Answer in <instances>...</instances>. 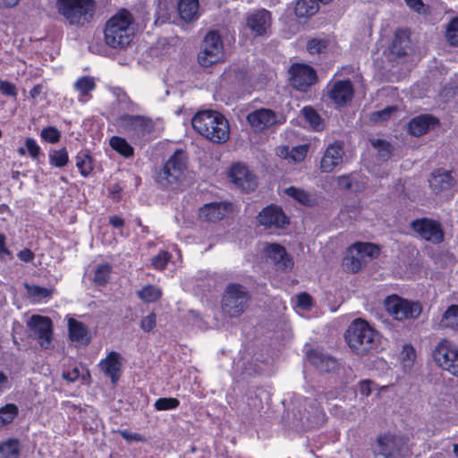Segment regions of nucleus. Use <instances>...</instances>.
<instances>
[{
	"label": "nucleus",
	"mask_w": 458,
	"mask_h": 458,
	"mask_svg": "<svg viewBox=\"0 0 458 458\" xmlns=\"http://www.w3.org/2000/svg\"><path fill=\"white\" fill-rule=\"evenodd\" d=\"M106 44L115 49H123L132 41L135 20L127 9H121L107 20L104 30Z\"/></svg>",
	"instance_id": "obj_1"
},
{
	"label": "nucleus",
	"mask_w": 458,
	"mask_h": 458,
	"mask_svg": "<svg viewBox=\"0 0 458 458\" xmlns=\"http://www.w3.org/2000/svg\"><path fill=\"white\" fill-rule=\"evenodd\" d=\"M195 131L213 143L221 144L230 136L229 123L220 113L212 110L198 112L191 119Z\"/></svg>",
	"instance_id": "obj_2"
},
{
	"label": "nucleus",
	"mask_w": 458,
	"mask_h": 458,
	"mask_svg": "<svg viewBox=\"0 0 458 458\" xmlns=\"http://www.w3.org/2000/svg\"><path fill=\"white\" fill-rule=\"evenodd\" d=\"M344 338L353 352L363 355L377 344L379 335L367 321L356 318L348 327Z\"/></svg>",
	"instance_id": "obj_3"
},
{
	"label": "nucleus",
	"mask_w": 458,
	"mask_h": 458,
	"mask_svg": "<svg viewBox=\"0 0 458 458\" xmlns=\"http://www.w3.org/2000/svg\"><path fill=\"white\" fill-rule=\"evenodd\" d=\"M251 301L248 289L236 283L228 284L221 298V310L225 317L237 318L244 314Z\"/></svg>",
	"instance_id": "obj_4"
},
{
	"label": "nucleus",
	"mask_w": 458,
	"mask_h": 458,
	"mask_svg": "<svg viewBox=\"0 0 458 458\" xmlns=\"http://www.w3.org/2000/svg\"><path fill=\"white\" fill-rule=\"evenodd\" d=\"M188 156L182 149H176L163 167L157 173L155 180L162 188L178 184L187 168Z\"/></svg>",
	"instance_id": "obj_5"
},
{
	"label": "nucleus",
	"mask_w": 458,
	"mask_h": 458,
	"mask_svg": "<svg viewBox=\"0 0 458 458\" xmlns=\"http://www.w3.org/2000/svg\"><path fill=\"white\" fill-rule=\"evenodd\" d=\"M56 9L71 25L83 26L93 17L96 4L93 0H56Z\"/></svg>",
	"instance_id": "obj_6"
},
{
	"label": "nucleus",
	"mask_w": 458,
	"mask_h": 458,
	"mask_svg": "<svg viewBox=\"0 0 458 458\" xmlns=\"http://www.w3.org/2000/svg\"><path fill=\"white\" fill-rule=\"evenodd\" d=\"M380 249L371 242H356L350 246L343 260L345 270L351 273H357L362 269L367 263L379 256Z\"/></svg>",
	"instance_id": "obj_7"
},
{
	"label": "nucleus",
	"mask_w": 458,
	"mask_h": 458,
	"mask_svg": "<svg viewBox=\"0 0 458 458\" xmlns=\"http://www.w3.org/2000/svg\"><path fill=\"white\" fill-rule=\"evenodd\" d=\"M224 61L225 51L221 36L218 31L210 30L201 43L198 62L203 67H210Z\"/></svg>",
	"instance_id": "obj_8"
},
{
	"label": "nucleus",
	"mask_w": 458,
	"mask_h": 458,
	"mask_svg": "<svg viewBox=\"0 0 458 458\" xmlns=\"http://www.w3.org/2000/svg\"><path fill=\"white\" fill-rule=\"evenodd\" d=\"M386 311L396 320L417 318L422 311L419 302L409 301L397 295H392L385 300Z\"/></svg>",
	"instance_id": "obj_9"
},
{
	"label": "nucleus",
	"mask_w": 458,
	"mask_h": 458,
	"mask_svg": "<svg viewBox=\"0 0 458 458\" xmlns=\"http://www.w3.org/2000/svg\"><path fill=\"white\" fill-rule=\"evenodd\" d=\"M433 357L443 369L458 377V347L447 339H442L435 347Z\"/></svg>",
	"instance_id": "obj_10"
},
{
	"label": "nucleus",
	"mask_w": 458,
	"mask_h": 458,
	"mask_svg": "<svg viewBox=\"0 0 458 458\" xmlns=\"http://www.w3.org/2000/svg\"><path fill=\"white\" fill-rule=\"evenodd\" d=\"M29 335L44 349H49L53 340V323L48 317L33 315L27 321Z\"/></svg>",
	"instance_id": "obj_11"
},
{
	"label": "nucleus",
	"mask_w": 458,
	"mask_h": 458,
	"mask_svg": "<svg viewBox=\"0 0 458 458\" xmlns=\"http://www.w3.org/2000/svg\"><path fill=\"white\" fill-rule=\"evenodd\" d=\"M118 126L132 137H143L153 131L155 123L151 118L140 114H122L117 118Z\"/></svg>",
	"instance_id": "obj_12"
},
{
	"label": "nucleus",
	"mask_w": 458,
	"mask_h": 458,
	"mask_svg": "<svg viewBox=\"0 0 458 458\" xmlns=\"http://www.w3.org/2000/svg\"><path fill=\"white\" fill-rule=\"evenodd\" d=\"M375 454L384 458H399L405 442L402 437L387 432L377 436Z\"/></svg>",
	"instance_id": "obj_13"
},
{
	"label": "nucleus",
	"mask_w": 458,
	"mask_h": 458,
	"mask_svg": "<svg viewBox=\"0 0 458 458\" xmlns=\"http://www.w3.org/2000/svg\"><path fill=\"white\" fill-rule=\"evenodd\" d=\"M411 227L425 241L435 244L444 241V232L437 221L423 217L412 221Z\"/></svg>",
	"instance_id": "obj_14"
},
{
	"label": "nucleus",
	"mask_w": 458,
	"mask_h": 458,
	"mask_svg": "<svg viewBox=\"0 0 458 458\" xmlns=\"http://www.w3.org/2000/svg\"><path fill=\"white\" fill-rule=\"evenodd\" d=\"M228 175L232 182L245 192L253 191L258 187L256 175L243 164L233 165Z\"/></svg>",
	"instance_id": "obj_15"
},
{
	"label": "nucleus",
	"mask_w": 458,
	"mask_h": 458,
	"mask_svg": "<svg viewBox=\"0 0 458 458\" xmlns=\"http://www.w3.org/2000/svg\"><path fill=\"white\" fill-rule=\"evenodd\" d=\"M250 125L257 131H261L270 126L283 123L284 119L279 113L268 108H259L247 115Z\"/></svg>",
	"instance_id": "obj_16"
},
{
	"label": "nucleus",
	"mask_w": 458,
	"mask_h": 458,
	"mask_svg": "<svg viewBox=\"0 0 458 458\" xmlns=\"http://www.w3.org/2000/svg\"><path fill=\"white\" fill-rule=\"evenodd\" d=\"M289 72L291 85L298 90L305 91L317 81L315 70L307 64H293Z\"/></svg>",
	"instance_id": "obj_17"
},
{
	"label": "nucleus",
	"mask_w": 458,
	"mask_h": 458,
	"mask_svg": "<svg viewBox=\"0 0 458 458\" xmlns=\"http://www.w3.org/2000/svg\"><path fill=\"white\" fill-rule=\"evenodd\" d=\"M259 223L267 228H284L290 221L283 209L276 205L264 208L258 215Z\"/></svg>",
	"instance_id": "obj_18"
},
{
	"label": "nucleus",
	"mask_w": 458,
	"mask_h": 458,
	"mask_svg": "<svg viewBox=\"0 0 458 458\" xmlns=\"http://www.w3.org/2000/svg\"><path fill=\"white\" fill-rule=\"evenodd\" d=\"M344 155V145L341 141H335L326 148L320 161V170L330 173L343 163Z\"/></svg>",
	"instance_id": "obj_19"
},
{
	"label": "nucleus",
	"mask_w": 458,
	"mask_h": 458,
	"mask_svg": "<svg viewBox=\"0 0 458 458\" xmlns=\"http://www.w3.org/2000/svg\"><path fill=\"white\" fill-rule=\"evenodd\" d=\"M122 355L117 352H111L99 362L101 371L110 377L113 385H116L122 374Z\"/></svg>",
	"instance_id": "obj_20"
},
{
	"label": "nucleus",
	"mask_w": 458,
	"mask_h": 458,
	"mask_svg": "<svg viewBox=\"0 0 458 458\" xmlns=\"http://www.w3.org/2000/svg\"><path fill=\"white\" fill-rule=\"evenodd\" d=\"M308 360L322 373L335 372L339 366L336 359L317 350L310 351L308 353Z\"/></svg>",
	"instance_id": "obj_21"
},
{
	"label": "nucleus",
	"mask_w": 458,
	"mask_h": 458,
	"mask_svg": "<svg viewBox=\"0 0 458 458\" xmlns=\"http://www.w3.org/2000/svg\"><path fill=\"white\" fill-rule=\"evenodd\" d=\"M328 96L335 104L345 105L353 96V88L350 81H335L328 90Z\"/></svg>",
	"instance_id": "obj_22"
},
{
	"label": "nucleus",
	"mask_w": 458,
	"mask_h": 458,
	"mask_svg": "<svg viewBox=\"0 0 458 458\" xmlns=\"http://www.w3.org/2000/svg\"><path fill=\"white\" fill-rule=\"evenodd\" d=\"M429 185L436 193H439L454 189L456 186V180L451 172L438 169L432 173Z\"/></svg>",
	"instance_id": "obj_23"
},
{
	"label": "nucleus",
	"mask_w": 458,
	"mask_h": 458,
	"mask_svg": "<svg viewBox=\"0 0 458 458\" xmlns=\"http://www.w3.org/2000/svg\"><path fill=\"white\" fill-rule=\"evenodd\" d=\"M270 13L267 10H259L250 14L247 19L248 27L257 36L265 34L270 27Z\"/></svg>",
	"instance_id": "obj_24"
},
{
	"label": "nucleus",
	"mask_w": 458,
	"mask_h": 458,
	"mask_svg": "<svg viewBox=\"0 0 458 458\" xmlns=\"http://www.w3.org/2000/svg\"><path fill=\"white\" fill-rule=\"evenodd\" d=\"M437 123V119L429 114H422L412 118L408 123L409 132L413 136H421L428 132L431 126Z\"/></svg>",
	"instance_id": "obj_25"
},
{
	"label": "nucleus",
	"mask_w": 458,
	"mask_h": 458,
	"mask_svg": "<svg viewBox=\"0 0 458 458\" xmlns=\"http://www.w3.org/2000/svg\"><path fill=\"white\" fill-rule=\"evenodd\" d=\"M229 206L223 202H211L204 205L199 210V216L208 221L216 222L228 213Z\"/></svg>",
	"instance_id": "obj_26"
},
{
	"label": "nucleus",
	"mask_w": 458,
	"mask_h": 458,
	"mask_svg": "<svg viewBox=\"0 0 458 458\" xmlns=\"http://www.w3.org/2000/svg\"><path fill=\"white\" fill-rule=\"evenodd\" d=\"M266 251L268 258L280 268L286 269L292 267L293 262L283 246L276 243L270 244L267 247Z\"/></svg>",
	"instance_id": "obj_27"
},
{
	"label": "nucleus",
	"mask_w": 458,
	"mask_h": 458,
	"mask_svg": "<svg viewBox=\"0 0 458 458\" xmlns=\"http://www.w3.org/2000/svg\"><path fill=\"white\" fill-rule=\"evenodd\" d=\"M69 336L72 342H79L88 344L90 341V335L87 327L73 318H70L68 322Z\"/></svg>",
	"instance_id": "obj_28"
},
{
	"label": "nucleus",
	"mask_w": 458,
	"mask_h": 458,
	"mask_svg": "<svg viewBox=\"0 0 458 458\" xmlns=\"http://www.w3.org/2000/svg\"><path fill=\"white\" fill-rule=\"evenodd\" d=\"M410 48V38L405 30H398L394 34L390 52L396 56H404Z\"/></svg>",
	"instance_id": "obj_29"
},
{
	"label": "nucleus",
	"mask_w": 458,
	"mask_h": 458,
	"mask_svg": "<svg viewBox=\"0 0 458 458\" xmlns=\"http://www.w3.org/2000/svg\"><path fill=\"white\" fill-rule=\"evenodd\" d=\"M96 88L95 79L91 76H82L74 83V89L79 92V101L86 102L90 99V92Z\"/></svg>",
	"instance_id": "obj_30"
},
{
	"label": "nucleus",
	"mask_w": 458,
	"mask_h": 458,
	"mask_svg": "<svg viewBox=\"0 0 458 458\" xmlns=\"http://www.w3.org/2000/svg\"><path fill=\"white\" fill-rule=\"evenodd\" d=\"M177 8L181 18L185 21H191L197 16L199 0H179Z\"/></svg>",
	"instance_id": "obj_31"
},
{
	"label": "nucleus",
	"mask_w": 458,
	"mask_h": 458,
	"mask_svg": "<svg viewBox=\"0 0 458 458\" xmlns=\"http://www.w3.org/2000/svg\"><path fill=\"white\" fill-rule=\"evenodd\" d=\"M320 0H299L295 5V14L300 18L314 15L319 9Z\"/></svg>",
	"instance_id": "obj_32"
},
{
	"label": "nucleus",
	"mask_w": 458,
	"mask_h": 458,
	"mask_svg": "<svg viewBox=\"0 0 458 458\" xmlns=\"http://www.w3.org/2000/svg\"><path fill=\"white\" fill-rule=\"evenodd\" d=\"M371 146L377 150V158L379 161H387L393 154L392 145L382 139L371 138L369 139Z\"/></svg>",
	"instance_id": "obj_33"
},
{
	"label": "nucleus",
	"mask_w": 458,
	"mask_h": 458,
	"mask_svg": "<svg viewBox=\"0 0 458 458\" xmlns=\"http://www.w3.org/2000/svg\"><path fill=\"white\" fill-rule=\"evenodd\" d=\"M21 444L18 439L10 438L0 444V458H19Z\"/></svg>",
	"instance_id": "obj_34"
},
{
	"label": "nucleus",
	"mask_w": 458,
	"mask_h": 458,
	"mask_svg": "<svg viewBox=\"0 0 458 458\" xmlns=\"http://www.w3.org/2000/svg\"><path fill=\"white\" fill-rule=\"evenodd\" d=\"M439 327L458 330V305H452L445 311Z\"/></svg>",
	"instance_id": "obj_35"
},
{
	"label": "nucleus",
	"mask_w": 458,
	"mask_h": 458,
	"mask_svg": "<svg viewBox=\"0 0 458 458\" xmlns=\"http://www.w3.org/2000/svg\"><path fill=\"white\" fill-rule=\"evenodd\" d=\"M109 144L113 149L124 157H131L134 154L133 148L123 138L113 136L110 139Z\"/></svg>",
	"instance_id": "obj_36"
},
{
	"label": "nucleus",
	"mask_w": 458,
	"mask_h": 458,
	"mask_svg": "<svg viewBox=\"0 0 458 458\" xmlns=\"http://www.w3.org/2000/svg\"><path fill=\"white\" fill-rule=\"evenodd\" d=\"M285 193L302 205L310 207L315 203V199L312 196L304 190L291 186L285 189Z\"/></svg>",
	"instance_id": "obj_37"
},
{
	"label": "nucleus",
	"mask_w": 458,
	"mask_h": 458,
	"mask_svg": "<svg viewBox=\"0 0 458 458\" xmlns=\"http://www.w3.org/2000/svg\"><path fill=\"white\" fill-rule=\"evenodd\" d=\"M302 114L306 122L313 130L320 131L324 129L325 124L322 118L312 107L305 106L302 109Z\"/></svg>",
	"instance_id": "obj_38"
},
{
	"label": "nucleus",
	"mask_w": 458,
	"mask_h": 458,
	"mask_svg": "<svg viewBox=\"0 0 458 458\" xmlns=\"http://www.w3.org/2000/svg\"><path fill=\"white\" fill-rule=\"evenodd\" d=\"M19 409L13 403H7L0 408V428L11 423L18 415Z\"/></svg>",
	"instance_id": "obj_39"
},
{
	"label": "nucleus",
	"mask_w": 458,
	"mask_h": 458,
	"mask_svg": "<svg viewBox=\"0 0 458 458\" xmlns=\"http://www.w3.org/2000/svg\"><path fill=\"white\" fill-rule=\"evenodd\" d=\"M162 292L159 288L148 284L138 292V296L145 302H153L160 298Z\"/></svg>",
	"instance_id": "obj_40"
},
{
	"label": "nucleus",
	"mask_w": 458,
	"mask_h": 458,
	"mask_svg": "<svg viewBox=\"0 0 458 458\" xmlns=\"http://www.w3.org/2000/svg\"><path fill=\"white\" fill-rule=\"evenodd\" d=\"M69 161L68 152L65 148L49 151V162L55 167H64Z\"/></svg>",
	"instance_id": "obj_41"
},
{
	"label": "nucleus",
	"mask_w": 458,
	"mask_h": 458,
	"mask_svg": "<svg viewBox=\"0 0 458 458\" xmlns=\"http://www.w3.org/2000/svg\"><path fill=\"white\" fill-rule=\"evenodd\" d=\"M445 38L453 47H458V16L454 17L446 25Z\"/></svg>",
	"instance_id": "obj_42"
},
{
	"label": "nucleus",
	"mask_w": 458,
	"mask_h": 458,
	"mask_svg": "<svg viewBox=\"0 0 458 458\" xmlns=\"http://www.w3.org/2000/svg\"><path fill=\"white\" fill-rule=\"evenodd\" d=\"M416 358V352L411 345H404L400 354V359L403 363V369L407 371L413 365Z\"/></svg>",
	"instance_id": "obj_43"
},
{
	"label": "nucleus",
	"mask_w": 458,
	"mask_h": 458,
	"mask_svg": "<svg viewBox=\"0 0 458 458\" xmlns=\"http://www.w3.org/2000/svg\"><path fill=\"white\" fill-rule=\"evenodd\" d=\"M40 137L48 143H57L61 139V131L55 126H47L41 131Z\"/></svg>",
	"instance_id": "obj_44"
},
{
	"label": "nucleus",
	"mask_w": 458,
	"mask_h": 458,
	"mask_svg": "<svg viewBox=\"0 0 458 458\" xmlns=\"http://www.w3.org/2000/svg\"><path fill=\"white\" fill-rule=\"evenodd\" d=\"M27 293L30 296L37 298L38 301L48 298L52 295L53 290L38 285L26 284Z\"/></svg>",
	"instance_id": "obj_45"
},
{
	"label": "nucleus",
	"mask_w": 458,
	"mask_h": 458,
	"mask_svg": "<svg viewBox=\"0 0 458 458\" xmlns=\"http://www.w3.org/2000/svg\"><path fill=\"white\" fill-rule=\"evenodd\" d=\"M111 273V267L108 264L100 265L98 267L94 276V282L99 285L107 283Z\"/></svg>",
	"instance_id": "obj_46"
},
{
	"label": "nucleus",
	"mask_w": 458,
	"mask_h": 458,
	"mask_svg": "<svg viewBox=\"0 0 458 458\" xmlns=\"http://www.w3.org/2000/svg\"><path fill=\"white\" fill-rule=\"evenodd\" d=\"M396 106H389L385 107L382 110L373 112L370 114L371 121L377 123V122H384L390 118V116L396 111Z\"/></svg>",
	"instance_id": "obj_47"
},
{
	"label": "nucleus",
	"mask_w": 458,
	"mask_h": 458,
	"mask_svg": "<svg viewBox=\"0 0 458 458\" xmlns=\"http://www.w3.org/2000/svg\"><path fill=\"white\" fill-rule=\"evenodd\" d=\"M180 402L176 398H159L155 402V408L157 411L172 410L179 406Z\"/></svg>",
	"instance_id": "obj_48"
},
{
	"label": "nucleus",
	"mask_w": 458,
	"mask_h": 458,
	"mask_svg": "<svg viewBox=\"0 0 458 458\" xmlns=\"http://www.w3.org/2000/svg\"><path fill=\"white\" fill-rule=\"evenodd\" d=\"M76 165L80 169L82 176H88L92 170L90 157L86 154L78 156Z\"/></svg>",
	"instance_id": "obj_49"
},
{
	"label": "nucleus",
	"mask_w": 458,
	"mask_h": 458,
	"mask_svg": "<svg viewBox=\"0 0 458 458\" xmlns=\"http://www.w3.org/2000/svg\"><path fill=\"white\" fill-rule=\"evenodd\" d=\"M25 148L32 159H38L41 154L40 147L32 138H27L25 140Z\"/></svg>",
	"instance_id": "obj_50"
},
{
	"label": "nucleus",
	"mask_w": 458,
	"mask_h": 458,
	"mask_svg": "<svg viewBox=\"0 0 458 458\" xmlns=\"http://www.w3.org/2000/svg\"><path fill=\"white\" fill-rule=\"evenodd\" d=\"M327 47V42L322 39H311L307 44V50L310 54H318L326 49Z\"/></svg>",
	"instance_id": "obj_51"
},
{
	"label": "nucleus",
	"mask_w": 458,
	"mask_h": 458,
	"mask_svg": "<svg viewBox=\"0 0 458 458\" xmlns=\"http://www.w3.org/2000/svg\"><path fill=\"white\" fill-rule=\"evenodd\" d=\"M170 259V255L166 251H161L152 259V265L155 268L163 270Z\"/></svg>",
	"instance_id": "obj_52"
},
{
	"label": "nucleus",
	"mask_w": 458,
	"mask_h": 458,
	"mask_svg": "<svg viewBox=\"0 0 458 458\" xmlns=\"http://www.w3.org/2000/svg\"><path fill=\"white\" fill-rule=\"evenodd\" d=\"M0 91L8 97L15 98L17 96L15 85L8 81L0 80Z\"/></svg>",
	"instance_id": "obj_53"
},
{
	"label": "nucleus",
	"mask_w": 458,
	"mask_h": 458,
	"mask_svg": "<svg viewBox=\"0 0 458 458\" xmlns=\"http://www.w3.org/2000/svg\"><path fill=\"white\" fill-rule=\"evenodd\" d=\"M156 315L151 313L141 319L140 327L144 332H149L156 327Z\"/></svg>",
	"instance_id": "obj_54"
},
{
	"label": "nucleus",
	"mask_w": 458,
	"mask_h": 458,
	"mask_svg": "<svg viewBox=\"0 0 458 458\" xmlns=\"http://www.w3.org/2000/svg\"><path fill=\"white\" fill-rule=\"evenodd\" d=\"M297 304L299 307L308 310L312 305V298L307 293H301L297 295Z\"/></svg>",
	"instance_id": "obj_55"
},
{
	"label": "nucleus",
	"mask_w": 458,
	"mask_h": 458,
	"mask_svg": "<svg viewBox=\"0 0 458 458\" xmlns=\"http://www.w3.org/2000/svg\"><path fill=\"white\" fill-rule=\"evenodd\" d=\"M337 186L341 190H351L352 186V179L349 174H344L336 177Z\"/></svg>",
	"instance_id": "obj_56"
},
{
	"label": "nucleus",
	"mask_w": 458,
	"mask_h": 458,
	"mask_svg": "<svg viewBox=\"0 0 458 458\" xmlns=\"http://www.w3.org/2000/svg\"><path fill=\"white\" fill-rule=\"evenodd\" d=\"M307 155V148L304 146H298L295 148H293L291 150V157L295 162H300L304 159V157Z\"/></svg>",
	"instance_id": "obj_57"
},
{
	"label": "nucleus",
	"mask_w": 458,
	"mask_h": 458,
	"mask_svg": "<svg viewBox=\"0 0 458 458\" xmlns=\"http://www.w3.org/2000/svg\"><path fill=\"white\" fill-rule=\"evenodd\" d=\"M119 435L127 441L145 442V437L138 433H132L128 430H119Z\"/></svg>",
	"instance_id": "obj_58"
},
{
	"label": "nucleus",
	"mask_w": 458,
	"mask_h": 458,
	"mask_svg": "<svg viewBox=\"0 0 458 458\" xmlns=\"http://www.w3.org/2000/svg\"><path fill=\"white\" fill-rule=\"evenodd\" d=\"M307 420L310 421V427H318L324 423L325 414L320 409L317 408L313 419H310V417H308Z\"/></svg>",
	"instance_id": "obj_59"
},
{
	"label": "nucleus",
	"mask_w": 458,
	"mask_h": 458,
	"mask_svg": "<svg viewBox=\"0 0 458 458\" xmlns=\"http://www.w3.org/2000/svg\"><path fill=\"white\" fill-rule=\"evenodd\" d=\"M62 377L66 381L73 383L80 377V370L78 368H73L72 370L64 371Z\"/></svg>",
	"instance_id": "obj_60"
},
{
	"label": "nucleus",
	"mask_w": 458,
	"mask_h": 458,
	"mask_svg": "<svg viewBox=\"0 0 458 458\" xmlns=\"http://www.w3.org/2000/svg\"><path fill=\"white\" fill-rule=\"evenodd\" d=\"M406 4L418 13H424V4L421 0H404Z\"/></svg>",
	"instance_id": "obj_61"
},
{
	"label": "nucleus",
	"mask_w": 458,
	"mask_h": 458,
	"mask_svg": "<svg viewBox=\"0 0 458 458\" xmlns=\"http://www.w3.org/2000/svg\"><path fill=\"white\" fill-rule=\"evenodd\" d=\"M18 257L21 260L28 262L33 259L34 255L30 250L25 249L18 253Z\"/></svg>",
	"instance_id": "obj_62"
},
{
	"label": "nucleus",
	"mask_w": 458,
	"mask_h": 458,
	"mask_svg": "<svg viewBox=\"0 0 458 458\" xmlns=\"http://www.w3.org/2000/svg\"><path fill=\"white\" fill-rule=\"evenodd\" d=\"M360 392L365 396H369L371 394L370 382L369 380L362 381L360 385Z\"/></svg>",
	"instance_id": "obj_63"
},
{
	"label": "nucleus",
	"mask_w": 458,
	"mask_h": 458,
	"mask_svg": "<svg viewBox=\"0 0 458 458\" xmlns=\"http://www.w3.org/2000/svg\"><path fill=\"white\" fill-rule=\"evenodd\" d=\"M109 223L114 226V227H116V228H119V227H122L124 224V221L123 218L119 217V216H110L109 218Z\"/></svg>",
	"instance_id": "obj_64"
}]
</instances>
